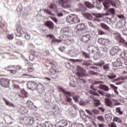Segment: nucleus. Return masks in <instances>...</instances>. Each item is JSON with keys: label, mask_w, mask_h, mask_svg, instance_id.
Masks as SVG:
<instances>
[{"label": "nucleus", "mask_w": 127, "mask_h": 127, "mask_svg": "<svg viewBox=\"0 0 127 127\" xmlns=\"http://www.w3.org/2000/svg\"><path fill=\"white\" fill-rule=\"evenodd\" d=\"M7 38H8L9 40H12V39H13V36H12V35H8Z\"/></svg>", "instance_id": "60"}, {"label": "nucleus", "mask_w": 127, "mask_h": 127, "mask_svg": "<svg viewBox=\"0 0 127 127\" xmlns=\"http://www.w3.org/2000/svg\"><path fill=\"white\" fill-rule=\"evenodd\" d=\"M47 37H50L53 39L52 41L53 43H60V42H62L63 40H58L57 39L54 38V35L52 34L47 35Z\"/></svg>", "instance_id": "12"}, {"label": "nucleus", "mask_w": 127, "mask_h": 127, "mask_svg": "<svg viewBox=\"0 0 127 127\" xmlns=\"http://www.w3.org/2000/svg\"><path fill=\"white\" fill-rule=\"evenodd\" d=\"M79 8H76V4H75V9L73 10H71V11H82L83 10V8H84V5L82 3L78 4Z\"/></svg>", "instance_id": "17"}, {"label": "nucleus", "mask_w": 127, "mask_h": 127, "mask_svg": "<svg viewBox=\"0 0 127 127\" xmlns=\"http://www.w3.org/2000/svg\"><path fill=\"white\" fill-rule=\"evenodd\" d=\"M66 102H68L70 105H73V102H72V98L69 97L68 96H66Z\"/></svg>", "instance_id": "41"}, {"label": "nucleus", "mask_w": 127, "mask_h": 127, "mask_svg": "<svg viewBox=\"0 0 127 127\" xmlns=\"http://www.w3.org/2000/svg\"><path fill=\"white\" fill-rule=\"evenodd\" d=\"M19 113H21L22 115H25V114L28 113V110L27 108L24 106H21L18 110Z\"/></svg>", "instance_id": "13"}, {"label": "nucleus", "mask_w": 127, "mask_h": 127, "mask_svg": "<svg viewBox=\"0 0 127 127\" xmlns=\"http://www.w3.org/2000/svg\"><path fill=\"white\" fill-rule=\"evenodd\" d=\"M117 17L120 18V19H122L123 20H126V17L125 16L123 15V14H120V15H117Z\"/></svg>", "instance_id": "48"}, {"label": "nucleus", "mask_w": 127, "mask_h": 127, "mask_svg": "<svg viewBox=\"0 0 127 127\" xmlns=\"http://www.w3.org/2000/svg\"><path fill=\"white\" fill-rule=\"evenodd\" d=\"M122 51V49L120 48V47L118 46H115L112 48L110 51V54L111 56H115L118 53L120 54V53Z\"/></svg>", "instance_id": "7"}, {"label": "nucleus", "mask_w": 127, "mask_h": 127, "mask_svg": "<svg viewBox=\"0 0 127 127\" xmlns=\"http://www.w3.org/2000/svg\"><path fill=\"white\" fill-rule=\"evenodd\" d=\"M113 121L114 122H117V123H122V120L119 117H114Z\"/></svg>", "instance_id": "50"}, {"label": "nucleus", "mask_w": 127, "mask_h": 127, "mask_svg": "<svg viewBox=\"0 0 127 127\" xmlns=\"http://www.w3.org/2000/svg\"><path fill=\"white\" fill-rule=\"evenodd\" d=\"M60 3L64 8H69L70 10L75 9L76 2L72 0H60Z\"/></svg>", "instance_id": "2"}, {"label": "nucleus", "mask_w": 127, "mask_h": 127, "mask_svg": "<svg viewBox=\"0 0 127 127\" xmlns=\"http://www.w3.org/2000/svg\"><path fill=\"white\" fill-rule=\"evenodd\" d=\"M121 80H127V76L120 77L118 78L114 79V82H117V81H120Z\"/></svg>", "instance_id": "29"}, {"label": "nucleus", "mask_w": 127, "mask_h": 127, "mask_svg": "<svg viewBox=\"0 0 127 127\" xmlns=\"http://www.w3.org/2000/svg\"><path fill=\"white\" fill-rule=\"evenodd\" d=\"M122 65L123 64L122 62L120 61V59H118L116 62L113 63V66H114V67H121Z\"/></svg>", "instance_id": "18"}, {"label": "nucleus", "mask_w": 127, "mask_h": 127, "mask_svg": "<svg viewBox=\"0 0 127 127\" xmlns=\"http://www.w3.org/2000/svg\"><path fill=\"white\" fill-rule=\"evenodd\" d=\"M58 72V71H56L55 69L53 68H50L49 71V75H50L51 76H53L54 75H55L56 73Z\"/></svg>", "instance_id": "25"}, {"label": "nucleus", "mask_w": 127, "mask_h": 127, "mask_svg": "<svg viewBox=\"0 0 127 127\" xmlns=\"http://www.w3.org/2000/svg\"><path fill=\"white\" fill-rule=\"evenodd\" d=\"M105 104L107 107H110V108H113V102L111 101V99L109 98H106L105 99Z\"/></svg>", "instance_id": "20"}, {"label": "nucleus", "mask_w": 127, "mask_h": 127, "mask_svg": "<svg viewBox=\"0 0 127 127\" xmlns=\"http://www.w3.org/2000/svg\"><path fill=\"white\" fill-rule=\"evenodd\" d=\"M91 39V36L90 35H85L81 37L80 40L83 42H87Z\"/></svg>", "instance_id": "15"}, {"label": "nucleus", "mask_w": 127, "mask_h": 127, "mask_svg": "<svg viewBox=\"0 0 127 127\" xmlns=\"http://www.w3.org/2000/svg\"><path fill=\"white\" fill-rule=\"evenodd\" d=\"M103 69L105 71H109L110 70V64H106L103 66Z\"/></svg>", "instance_id": "42"}, {"label": "nucleus", "mask_w": 127, "mask_h": 127, "mask_svg": "<svg viewBox=\"0 0 127 127\" xmlns=\"http://www.w3.org/2000/svg\"><path fill=\"white\" fill-rule=\"evenodd\" d=\"M126 25V20H120L116 23V27L118 29L121 28H124V27Z\"/></svg>", "instance_id": "11"}, {"label": "nucleus", "mask_w": 127, "mask_h": 127, "mask_svg": "<svg viewBox=\"0 0 127 127\" xmlns=\"http://www.w3.org/2000/svg\"><path fill=\"white\" fill-rule=\"evenodd\" d=\"M98 88L99 89H100V90H103L104 91H105L106 92H108L109 90V87H108L106 85L104 84H100Z\"/></svg>", "instance_id": "19"}, {"label": "nucleus", "mask_w": 127, "mask_h": 127, "mask_svg": "<svg viewBox=\"0 0 127 127\" xmlns=\"http://www.w3.org/2000/svg\"><path fill=\"white\" fill-rule=\"evenodd\" d=\"M122 33L123 35H126L127 36V29L125 28L122 30Z\"/></svg>", "instance_id": "57"}, {"label": "nucleus", "mask_w": 127, "mask_h": 127, "mask_svg": "<svg viewBox=\"0 0 127 127\" xmlns=\"http://www.w3.org/2000/svg\"><path fill=\"white\" fill-rule=\"evenodd\" d=\"M79 113H80V117L82 118V119H84L85 117H86V118H88L89 119V116H86V115H85V112L83 111L82 109H80L79 110Z\"/></svg>", "instance_id": "30"}, {"label": "nucleus", "mask_w": 127, "mask_h": 127, "mask_svg": "<svg viewBox=\"0 0 127 127\" xmlns=\"http://www.w3.org/2000/svg\"><path fill=\"white\" fill-rule=\"evenodd\" d=\"M103 83L104 82L102 81H94L92 83V85H98L99 84H103Z\"/></svg>", "instance_id": "52"}, {"label": "nucleus", "mask_w": 127, "mask_h": 127, "mask_svg": "<svg viewBox=\"0 0 127 127\" xmlns=\"http://www.w3.org/2000/svg\"><path fill=\"white\" fill-rule=\"evenodd\" d=\"M97 119L98 121H100V122H104V117H103V116H98Z\"/></svg>", "instance_id": "59"}, {"label": "nucleus", "mask_w": 127, "mask_h": 127, "mask_svg": "<svg viewBox=\"0 0 127 127\" xmlns=\"http://www.w3.org/2000/svg\"><path fill=\"white\" fill-rule=\"evenodd\" d=\"M20 93L21 94L18 95L19 98H21V99L27 98V92H26L24 89H22L20 91Z\"/></svg>", "instance_id": "16"}, {"label": "nucleus", "mask_w": 127, "mask_h": 127, "mask_svg": "<svg viewBox=\"0 0 127 127\" xmlns=\"http://www.w3.org/2000/svg\"><path fill=\"white\" fill-rule=\"evenodd\" d=\"M92 112H93V114H95V115H99V111L97 109L92 110Z\"/></svg>", "instance_id": "62"}, {"label": "nucleus", "mask_w": 127, "mask_h": 127, "mask_svg": "<svg viewBox=\"0 0 127 127\" xmlns=\"http://www.w3.org/2000/svg\"><path fill=\"white\" fill-rule=\"evenodd\" d=\"M25 37L27 40H29V39H30V35L27 33H26V34H25Z\"/></svg>", "instance_id": "56"}, {"label": "nucleus", "mask_w": 127, "mask_h": 127, "mask_svg": "<svg viewBox=\"0 0 127 127\" xmlns=\"http://www.w3.org/2000/svg\"><path fill=\"white\" fill-rule=\"evenodd\" d=\"M76 70L77 72L76 73L77 76L79 77H85V76H88V74L85 73L86 70L84 68L80 67V66H77Z\"/></svg>", "instance_id": "6"}, {"label": "nucleus", "mask_w": 127, "mask_h": 127, "mask_svg": "<svg viewBox=\"0 0 127 127\" xmlns=\"http://www.w3.org/2000/svg\"><path fill=\"white\" fill-rule=\"evenodd\" d=\"M89 93H90V94H92V95H94V96H97V97H100V94H99V93H98L95 91L90 90Z\"/></svg>", "instance_id": "49"}, {"label": "nucleus", "mask_w": 127, "mask_h": 127, "mask_svg": "<svg viewBox=\"0 0 127 127\" xmlns=\"http://www.w3.org/2000/svg\"><path fill=\"white\" fill-rule=\"evenodd\" d=\"M65 20L66 22L70 23V24L79 23L80 22V19L78 18V15L75 14H71L67 16Z\"/></svg>", "instance_id": "4"}, {"label": "nucleus", "mask_w": 127, "mask_h": 127, "mask_svg": "<svg viewBox=\"0 0 127 127\" xmlns=\"http://www.w3.org/2000/svg\"><path fill=\"white\" fill-rule=\"evenodd\" d=\"M33 118L29 117H25L21 119L20 123L23 125H32L33 124Z\"/></svg>", "instance_id": "5"}, {"label": "nucleus", "mask_w": 127, "mask_h": 127, "mask_svg": "<svg viewBox=\"0 0 127 127\" xmlns=\"http://www.w3.org/2000/svg\"><path fill=\"white\" fill-rule=\"evenodd\" d=\"M118 39L119 40V43H122L125 46L126 45V43H127V42L126 40L120 37V36H118Z\"/></svg>", "instance_id": "34"}, {"label": "nucleus", "mask_w": 127, "mask_h": 127, "mask_svg": "<svg viewBox=\"0 0 127 127\" xmlns=\"http://www.w3.org/2000/svg\"><path fill=\"white\" fill-rule=\"evenodd\" d=\"M98 42L99 44H102V45H109L110 44V40L101 38L98 39Z\"/></svg>", "instance_id": "10"}, {"label": "nucleus", "mask_w": 127, "mask_h": 127, "mask_svg": "<svg viewBox=\"0 0 127 127\" xmlns=\"http://www.w3.org/2000/svg\"><path fill=\"white\" fill-rule=\"evenodd\" d=\"M67 126H68V121L64 120L58 122L55 125L56 127H64Z\"/></svg>", "instance_id": "9"}, {"label": "nucleus", "mask_w": 127, "mask_h": 127, "mask_svg": "<svg viewBox=\"0 0 127 127\" xmlns=\"http://www.w3.org/2000/svg\"><path fill=\"white\" fill-rule=\"evenodd\" d=\"M71 127H84V125L80 123H73L72 124Z\"/></svg>", "instance_id": "32"}, {"label": "nucleus", "mask_w": 127, "mask_h": 127, "mask_svg": "<svg viewBox=\"0 0 127 127\" xmlns=\"http://www.w3.org/2000/svg\"><path fill=\"white\" fill-rule=\"evenodd\" d=\"M72 99L73 100H74V101H75V102H76V103H78V102H79L80 97L79 96L75 95L72 97Z\"/></svg>", "instance_id": "43"}, {"label": "nucleus", "mask_w": 127, "mask_h": 127, "mask_svg": "<svg viewBox=\"0 0 127 127\" xmlns=\"http://www.w3.org/2000/svg\"><path fill=\"white\" fill-rule=\"evenodd\" d=\"M94 58L95 60H98V59H100V51H98V52H97V54L94 56Z\"/></svg>", "instance_id": "40"}, {"label": "nucleus", "mask_w": 127, "mask_h": 127, "mask_svg": "<svg viewBox=\"0 0 127 127\" xmlns=\"http://www.w3.org/2000/svg\"><path fill=\"white\" fill-rule=\"evenodd\" d=\"M71 61L72 62H79V63H81V62H83V60H74V59H71Z\"/></svg>", "instance_id": "58"}, {"label": "nucleus", "mask_w": 127, "mask_h": 127, "mask_svg": "<svg viewBox=\"0 0 127 127\" xmlns=\"http://www.w3.org/2000/svg\"><path fill=\"white\" fill-rule=\"evenodd\" d=\"M109 127H117V125L115 123H112L111 125H109Z\"/></svg>", "instance_id": "64"}, {"label": "nucleus", "mask_w": 127, "mask_h": 127, "mask_svg": "<svg viewBox=\"0 0 127 127\" xmlns=\"http://www.w3.org/2000/svg\"><path fill=\"white\" fill-rule=\"evenodd\" d=\"M3 100L5 102L7 106H9L10 107H13V104L9 102L8 101H7V100H6L5 98H3Z\"/></svg>", "instance_id": "35"}, {"label": "nucleus", "mask_w": 127, "mask_h": 127, "mask_svg": "<svg viewBox=\"0 0 127 127\" xmlns=\"http://www.w3.org/2000/svg\"><path fill=\"white\" fill-rule=\"evenodd\" d=\"M45 25L49 28L50 29H53L54 28V24L53 22L49 21L46 22Z\"/></svg>", "instance_id": "22"}, {"label": "nucleus", "mask_w": 127, "mask_h": 127, "mask_svg": "<svg viewBox=\"0 0 127 127\" xmlns=\"http://www.w3.org/2000/svg\"><path fill=\"white\" fill-rule=\"evenodd\" d=\"M84 16L89 20H91L92 19V15L89 14V13H85L84 14Z\"/></svg>", "instance_id": "33"}, {"label": "nucleus", "mask_w": 127, "mask_h": 127, "mask_svg": "<svg viewBox=\"0 0 127 127\" xmlns=\"http://www.w3.org/2000/svg\"><path fill=\"white\" fill-rule=\"evenodd\" d=\"M43 11H44L45 12H47V13H48V14H50V15H53L54 16V13H52L51 12V11H50L49 9H44L43 10Z\"/></svg>", "instance_id": "38"}, {"label": "nucleus", "mask_w": 127, "mask_h": 127, "mask_svg": "<svg viewBox=\"0 0 127 127\" xmlns=\"http://www.w3.org/2000/svg\"><path fill=\"white\" fill-rule=\"evenodd\" d=\"M76 29L78 31H84L86 30V26L84 24H79L77 25Z\"/></svg>", "instance_id": "14"}, {"label": "nucleus", "mask_w": 127, "mask_h": 127, "mask_svg": "<svg viewBox=\"0 0 127 127\" xmlns=\"http://www.w3.org/2000/svg\"><path fill=\"white\" fill-rule=\"evenodd\" d=\"M92 1L93 3H97V4H99V3H101V2L104 1L103 5L106 9H108L109 7H110V4L114 7L117 6L116 3H115L113 0H93Z\"/></svg>", "instance_id": "3"}, {"label": "nucleus", "mask_w": 127, "mask_h": 127, "mask_svg": "<svg viewBox=\"0 0 127 127\" xmlns=\"http://www.w3.org/2000/svg\"><path fill=\"white\" fill-rule=\"evenodd\" d=\"M108 78H109V79H115V78L117 77V75H116L115 74H112L111 75H108L107 76Z\"/></svg>", "instance_id": "53"}, {"label": "nucleus", "mask_w": 127, "mask_h": 127, "mask_svg": "<svg viewBox=\"0 0 127 127\" xmlns=\"http://www.w3.org/2000/svg\"><path fill=\"white\" fill-rule=\"evenodd\" d=\"M92 99L94 102V106L95 107H98V106H100L101 105V101H100V100L96 99L94 98Z\"/></svg>", "instance_id": "28"}, {"label": "nucleus", "mask_w": 127, "mask_h": 127, "mask_svg": "<svg viewBox=\"0 0 127 127\" xmlns=\"http://www.w3.org/2000/svg\"><path fill=\"white\" fill-rule=\"evenodd\" d=\"M108 19H109V21H110L112 24H114L117 21V17L115 16H113L111 18H108Z\"/></svg>", "instance_id": "27"}, {"label": "nucleus", "mask_w": 127, "mask_h": 127, "mask_svg": "<svg viewBox=\"0 0 127 127\" xmlns=\"http://www.w3.org/2000/svg\"><path fill=\"white\" fill-rule=\"evenodd\" d=\"M89 75H93L94 76H97V75H99V73H98L97 72L92 70L89 71Z\"/></svg>", "instance_id": "51"}, {"label": "nucleus", "mask_w": 127, "mask_h": 127, "mask_svg": "<svg viewBox=\"0 0 127 127\" xmlns=\"http://www.w3.org/2000/svg\"><path fill=\"white\" fill-rule=\"evenodd\" d=\"M62 30L64 33H65L66 32H69V31H70V28L68 27H64L62 29Z\"/></svg>", "instance_id": "45"}, {"label": "nucleus", "mask_w": 127, "mask_h": 127, "mask_svg": "<svg viewBox=\"0 0 127 127\" xmlns=\"http://www.w3.org/2000/svg\"><path fill=\"white\" fill-rule=\"evenodd\" d=\"M113 115L112 113H108V114L105 115V120L107 122H111Z\"/></svg>", "instance_id": "23"}, {"label": "nucleus", "mask_w": 127, "mask_h": 127, "mask_svg": "<svg viewBox=\"0 0 127 127\" xmlns=\"http://www.w3.org/2000/svg\"><path fill=\"white\" fill-rule=\"evenodd\" d=\"M27 106H28V107H29V108H31V107H32V106H33V102H32L30 100H28L27 102Z\"/></svg>", "instance_id": "47"}, {"label": "nucleus", "mask_w": 127, "mask_h": 127, "mask_svg": "<svg viewBox=\"0 0 127 127\" xmlns=\"http://www.w3.org/2000/svg\"><path fill=\"white\" fill-rule=\"evenodd\" d=\"M105 64V62L104 61H100V62L95 64V66H98V67H102L103 65Z\"/></svg>", "instance_id": "39"}, {"label": "nucleus", "mask_w": 127, "mask_h": 127, "mask_svg": "<svg viewBox=\"0 0 127 127\" xmlns=\"http://www.w3.org/2000/svg\"><path fill=\"white\" fill-rule=\"evenodd\" d=\"M119 55L121 58H127V51H122L121 49Z\"/></svg>", "instance_id": "21"}, {"label": "nucleus", "mask_w": 127, "mask_h": 127, "mask_svg": "<svg viewBox=\"0 0 127 127\" xmlns=\"http://www.w3.org/2000/svg\"><path fill=\"white\" fill-rule=\"evenodd\" d=\"M108 12L111 13L112 15H114L115 13H116V11L115 10V8H111L109 9Z\"/></svg>", "instance_id": "44"}, {"label": "nucleus", "mask_w": 127, "mask_h": 127, "mask_svg": "<svg viewBox=\"0 0 127 127\" xmlns=\"http://www.w3.org/2000/svg\"><path fill=\"white\" fill-rule=\"evenodd\" d=\"M50 8H51V9H57V6L56 5V4H54V3H52L51 4V5L50 6Z\"/></svg>", "instance_id": "46"}, {"label": "nucleus", "mask_w": 127, "mask_h": 127, "mask_svg": "<svg viewBox=\"0 0 127 127\" xmlns=\"http://www.w3.org/2000/svg\"><path fill=\"white\" fill-rule=\"evenodd\" d=\"M17 11L19 14H21V12L22 11V8L18 7L17 8Z\"/></svg>", "instance_id": "55"}, {"label": "nucleus", "mask_w": 127, "mask_h": 127, "mask_svg": "<svg viewBox=\"0 0 127 127\" xmlns=\"http://www.w3.org/2000/svg\"><path fill=\"white\" fill-rule=\"evenodd\" d=\"M93 15L97 17V18H102L103 17V14L102 13H93Z\"/></svg>", "instance_id": "36"}, {"label": "nucleus", "mask_w": 127, "mask_h": 127, "mask_svg": "<svg viewBox=\"0 0 127 127\" xmlns=\"http://www.w3.org/2000/svg\"><path fill=\"white\" fill-rule=\"evenodd\" d=\"M65 95H67L68 97H73V96H75V92H65Z\"/></svg>", "instance_id": "37"}, {"label": "nucleus", "mask_w": 127, "mask_h": 127, "mask_svg": "<svg viewBox=\"0 0 127 127\" xmlns=\"http://www.w3.org/2000/svg\"><path fill=\"white\" fill-rule=\"evenodd\" d=\"M20 32L21 33L23 32V33H24V34H26V33H27V32H26V30L24 28L20 29Z\"/></svg>", "instance_id": "61"}, {"label": "nucleus", "mask_w": 127, "mask_h": 127, "mask_svg": "<svg viewBox=\"0 0 127 127\" xmlns=\"http://www.w3.org/2000/svg\"><path fill=\"white\" fill-rule=\"evenodd\" d=\"M27 86L30 90H35L37 88L38 92L41 94H42L44 91V86L41 83H39L37 85L35 82L29 81L27 83Z\"/></svg>", "instance_id": "1"}, {"label": "nucleus", "mask_w": 127, "mask_h": 127, "mask_svg": "<svg viewBox=\"0 0 127 127\" xmlns=\"http://www.w3.org/2000/svg\"><path fill=\"white\" fill-rule=\"evenodd\" d=\"M0 85L4 88H8L9 87V80L5 78H0Z\"/></svg>", "instance_id": "8"}, {"label": "nucleus", "mask_w": 127, "mask_h": 127, "mask_svg": "<svg viewBox=\"0 0 127 127\" xmlns=\"http://www.w3.org/2000/svg\"><path fill=\"white\" fill-rule=\"evenodd\" d=\"M100 26L101 28L105 29V30H109L110 29V27L104 23H100Z\"/></svg>", "instance_id": "24"}, {"label": "nucleus", "mask_w": 127, "mask_h": 127, "mask_svg": "<svg viewBox=\"0 0 127 127\" xmlns=\"http://www.w3.org/2000/svg\"><path fill=\"white\" fill-rule=\"evenodd\" d=\"M67 42H68V44H72V43H74V39H70L67 40Z\"/></svg>", "instance_id": "63"}, {"label": "nucleus", "mask_w": 127, "mask_h": 127, "mask_svg": "<svg viewBox=\"0 0 127 127\" xmlns=\"http://www.w3.org/2000/svg\"><path fill=\"white\" fill-rule=\"evenodd\" d=\"M84 4L85 5H86V6H87V7H88V8H93V7H94L95 6L94 4L88 1H85L84 2Z\"/></svg>", "instance_id": "26"}, {"label": "nucleus", "mask_w": 127, "mask_h": 127, "mask_svg": "<svg viewBox=\"0 0 127 127\" xmlns=\"http://www.w3.org/2000/svg\"><path fill=\"white\" fill-rule=\"evenodd\" d=\"M90 51H91V52H96V53L97 52H98V51H99L98 47H96L94 46L90 47Z\"/></svg>", "instance_id": "31"}, {"label": "nucleus", "mask_w": 127, "mask_h": 127, "mask_svg": "<svg viewBox=\"0 0 127 127\" xmlns=\"http://www.w3.org/2000/svg\"><path fill=\"white\" fill-rule=\"evenodd\" d=\"M31 53H32V55H35V56H38V53L35 52V51L33 50H31Z\"/></svg>", "instance_id": "54"}]
</instances>
